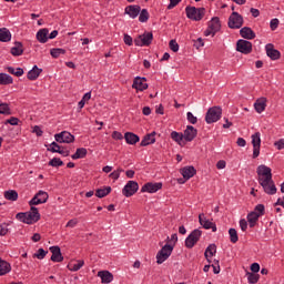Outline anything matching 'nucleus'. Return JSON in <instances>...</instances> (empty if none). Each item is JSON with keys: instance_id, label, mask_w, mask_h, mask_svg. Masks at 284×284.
Masks as SVG:
<instances>
[{"instance_id": "nucleus-1", "label": "nucleus", "mask_w": 284, "mask_h": 284, "mask_svg": "<svg viewBox=\"0 0 284 284\" xmlns=\"http://www.w3.org/2000/svg\"><path fill=\"white\" fill-rule=\"evenodd\" d=\"M257 181L263 187L265 194L274 195L277 192L276 184L272 179V169L265 164H261L256 169Z\"/></svg>"}, {"instance_id": "nucleus-2", "label": "nucleus", "mask_w": 284, "mask_h": 284, "mask_svg": "<svg viewBox=\"0 0 284 284\" xmlns=\"http://www.w3.org/2000/svg\"><path fill=\"white\" fill-rule=\"evenodd\" d=\"M16 219L18 221H21V223H27V225H32L34 223H38V221H41V213H39V209L31 206L29 212L18 213L16 215Z\"/></svg>"}, {"instance_id": "nucleus-3", "label": "nucleus", "mask_w": 284, "mask_h": 284, "mask_svg": "<svg viewBox=\"0 0 284 284\" xmlns=\"http://www.w3.org/2000/svg\"><path fill=\"white\" fill-rule=\"evenodd\" d=\"M185 13L191 21H201L205 17V8L187 6L185 8Z\"/></svg>"}, {"instance_id": "nucleus-4", "label": "nucleus", "mask_w": 284, "mask_h": 284, "mask_svg": "<svg viewBox=\"0 0 284 284\" xmlns=\"http://www.w3.org/2000/svg\"><path fill=\"white\" fill-rule=\"evenodd\" d=\"M172 252H174V245L165 244L156 254L158 265L165 263L172 256Z\"/></svg>"}, {"instance_id": "nucleus-5", "label": "nucleus", "mask_w": 284, "mask_h": 284, "mask_svg": "<svg viewBox=\"0 0 284 284\" xmlns=\"http://www.w3.org/2000/svg\"><path fill=\"white\" fill-rule=\"evenodd\" d=\"M222 114L223 109H221V106H212L206 112L205 121L209 124L216 123V121L221 120Z\"/></svg>"}, {"instance_id": "nucleus-6", "label": "nucleus", "mask_w": 284, "mask_h": 284, "mask_svg": "<svg viewBox=\"0 0 284 284\" xmlns=\"http://www.w3.org/2000/svg\"><path fill=\"white\" fill-rule=\"evenodd\" d=\"M154 40V34L152 32H144L143 34L138 36L133 42L134 45L139 48L152 45V41Z\"/></svg>"}, {"instance_id": "nucleus-7", "label": "nucleus", "mask_w": 284, "mask_h": 284, "mask_svg": "<svg viewBox=\"0 0 284 284\" xmlns=\"http://www.w3.org/2000/svg\"><path fill=\"white\" fill-rule=\"evenodd\" d=\"M243 23H244L243 16H241L236 11H233L229 17L227 26L231 30H240V28H243Z\"/></svg>"}, {"instance_id": "nucleus-8", "label": "nucleus", "mask_w": 284, "mask_h": 284, "mask_svg": "<svg viewBox=\"0 0 284 284\" xmlns=\"http://www.w3.org/2000/svg\"><path fill=\"white\" fill-rule=\"evenodd\" d=\"M221 31V19L214 17L210 20L207 29L204 31V37H214L216 32Z\"/></svg>"}, {"instance_id": "nucleus-9", "label": "nucleus", "mask_w": 284, "mask_h": 284, "mask_svg": "<svg viewBox=\"0 0 284 284\" xmlns=\"http://www.w3.org/2000/svg\"><path fill=\"white\" fill-rule=\"evenodd\" d=\"M202 234L203 231L199 229L193 230L190 233V235L185 239V247H187V250H192V247H194V245H196L199 241H201Z\"/></svg>"}, {"instance_id": "nucleus-10", "label": "nucleus", "mask_w": 284, "mask_h": 284, "mask_svg": "<svg viewBox=\"0 0 284 284\" xmlns=\"http://www.w3.org/2000/svg\"><path fill=\"white\" fill-rule=\"evenodd\" d=\"M135 192H139V183L136 181H129L122 189V194L126 196V199L134 196Z\"/></svg>"}, {"instance_id": "nucleus-11", "label": "nucleus", "mask_w": 284, "mask_h": 284, "mask_svg": "<svg viewBox=\"0 0 284 284\" xmlns=\"http://www.w3.org/2000/svg\"><path fill=\"white\" fill-rule=\"evenodd\" d=\"M253 155L252 159H258L261 155V132L254 133L252 136Z\"/></svg>"}, {"instance_id": "nucleus-12", "label": "nucleus", "mask_w": 284, "mask_h": 284, "mask_svg": "<svg viewBox=\"0 0 284 284\" xmlns=\"http://www.w3.org/2000/svg\"><path fill=\"white\" fill-rule=\"evenodd\" d=\"M48 199H50V195H48V192L45 191H39L29 202L30 206L33 205H41L43 203H48Z\"/></svg>"}, {"instance_id": "nucleus-13", "label": "nucleus", "mask_w": 284, "mask_h": 284, "mask_svg": "<svg viewBox=\"0 0 284 284\" xmlns=\"http://www.w3.org/2000/svg\"><path fill=\"white\" fill-rule=\"evenodd\" d=\"M162 189H163V183H161V182H155V183L149 182V183H145L141 187V192L142 193L148 192L149 194H154V193L159 192V190H162Z\"/></svg>"}, {"instance_id": "nucleus-14", "label": "nucleus", "mask_w": 284, "mask_h": 284, "mask_svg": "<svg viewBox=\"0 0 284 284\" xmlns=\"http://www.w3.org/2000/svg\"><path fill=\"white\" fill-rule=\"evenodd\" d=\"M57 143H74V135L68 131H62L54 135Z\"/></svg>"}, {"instance_id": "nucleus-15", "label": "nucleus", "mask_w": 284, "mask_h": 284, "mask_svg": "<svg viewBox=\"0 0 284 284\" xmlns=\"http://www.w3.org/2000/svg\"><path fill=\"white\" fill-rule=\"evenodd\" d=\"M236 50H237V52H241L242 54H251L252 42L241 39L236 42Z\"/></svg>"}, {"instance_id": "nucleus-16", "label": "nucleus", "mask_w": 284, "mask_h": 284, "mask_svg": "<svg viewBox=\"0 0 284 284\" xmlns=\"http://www.w3.org/2000/svg\"><path fill=\"white\" fill-rule=\"evenodd\" d=\"M132 88L138 92H143L144 90H148V79L141 77L134 78Z\"/></svg>"}, {"instance_id": "nucleus-17", "label": "nucleus", "mask_w": 284, "mask_h": 284, "mask_svg": "<svg viewBox=\"0 0 284 284\" xmlns=\"http://www.w3.org/2000/svg\"><path fill=\"white\" fill-rule=\"evenodd\" d=\"M199 223L204 227V230H212V232H216V224L205 217L204 213L199 215Z\"/></svg>"}, {"instance_id": "nucleus-18", "label": "nucleus", "mask_w": 284, "mask_h": 284, "mask_svg": "<svg viewBox=\"0 0 284 284\" xmlns=\"http://www.w3.org/2000/svg\"><path fill=\"white\" fill-rule=\"evenodd\" d=\"M141 13V6L139 4H130L125 7L124 14H128L130 19H136Z\"/></svg>"}, {"instance_id": "nucleus-19", "label": "nucleus", "mask_w": 284, "mask_h": 284, "mask_svg": "<svg viewBox=\"0 0 284 284\" xmlns=\"http://www.w3.org/2000/svg\"><path fill=\"white\" fill-rule=\"evenodd\" d=\"M266 55L271 58V61H278L281 59V51L274 49V44L268 43L265 45Z\"/></svg>"}, {"instance_id": "nucleus-20", "label": "nucleus", "mask_w": 284, "mask_h": 284, "mask_svg": "<svg viewBox=\"0 0 284 284\" xmlns=\"http://www.w3.org/2000/svg\"><path fill=\"white\" fill-rule=\"evenodd\" d=\"M196 134H199V131L194 126L187 125L184 130L183 136L185 141L192 142L196 139Z\"/></svg>"}, {"instance_id": "nucleus-21", "label": "nucleus", "mask_w": 284, "mask_h": 284, "mask_svg": "<svg viewBox=\"0 0 284 284\" xmlns=\"http://www.w3.org/2000/svg\"><path fill=\"white\" fill-rule=\"evenodd\" d=\"M254 108L257 114H263V112H265V109L267 108V98L262 97L257 99L254 103Z\"/></svg>"}, {"instance_id": "nucleus-22", "label": "nucleus", "mask_w": 284, "mask_h": 284, "mask_svg": "<svg viewBox=\"0 0 284 284\" xmlns=\"http://www.w3.org/2000/svg\"><path fill=\"white\" fill-rule=\"evenodd\" d=\"M50 252H51V261H53V263H62L63 261V255L61 254V247L59 246H51L50 247Z\"/></svg>"}, {"instance_id": "nucleus-23", "label": "nucleus", "mask_w": 284, "mask_h": 284, "mask_svg": "<svg viewBox=\"0 0 284 284\" xmlns=\"http://www.w3.org/2000/svg\"><path fill=\"white\" fill-rule=\"evenodd\" d=\"M180 174L185 181H190L196 174V169L194 166H184L180 170Z\"/></svg>"}, {"instance_id": "nucleus-24", "label": "nucleus", "mask_w": 284, "mask_h": 284, "mask_svg": "<svg viewBox=\"0 0 284 284\" xmlns=\"http://www.w3.org/2000/svg\"><path fill=\"white\" fill-rule=\"evenodd\" d=\"M240 36L242 37V39H247L248 41H252V39H256V33L250 27L242 28L240 30Z\"/></svg>"}, {"instance_id": "nucleus-25", "label": "nucleus", "mask_w": 284, "mask_h": 284, "mask_svg": "<svg viewBox=\"0 0 284 284\" xmlns=\"http://www.w3.org/2000/svg\"><path fill=\"white\" fill-rule=\"evenodd\" d=\"M155 136H156V132L154 131L152 133L144 135V138L140 143L141 148H146V145H152L153 143H156Z\"/></svg>"}, {"instance_id": "nucleus-26", "label": "nucleus", "mask_w": 284, "mask_h": 284, "mask_svg": "<svg viewBox=\"0 0 284 284\" xmlns=\"http://www.w3.org/2000/svg\"><path fill=\"white\" fill-rule=\"evenodd\" d=\"M41 72H43V69H40L38 65H33V68L27 73V79H29V81H37L39 77H41Z\"/></svg>"}, {"instance_id": "nucleus-27", "label": "nucleus", "mask_w": 284, "mask_h": 284, "mask_svg": "<svg viewBox=\"0 0 284 284\" xmlns=\"http://www.w3.org/2000/svg\"><path fill=\"white\" fill-rule=\"evenodd\" d=\"M12 272V265L8 261L0 257V276H6Z\"/></svg>"}, {"instance_id": "nucleus-28", "label": "nucleus", "mask_w": 284, "mask_h": 284, "mask_svg": "<svg viewBox=\"0 0 284 284\" xmlns=\"http://www.w3.org/2000/svg\"><path fill=\"white\" fill-rule=\"evenodd\" d=\"M124 140L129 145H136L141 141V138L133 132H126L124 133Z\"/></svg>"}, {"instance_id": "nucleus-29", "label": "nucleus", "mask_w": 284, "mask_h": 284, "mask_svg": "<svg viewBox=\"0 0 284 284\" xmlns=\"http://www.w3.org/2000/svg\"><path fill=\"white\" fill-rule=\"evenodd\" d=\"M0 41L1 43H9V41H12V33L8 28L0 29Z\"/></svg>"}, {"instance_id": "nucleus-30", "label": "nucleus", "mask_w": 284, "mask_h": 284, "mask_svg": "<svg viewBox=\"0 0 284 284\" xmlns=\"http://www.w3.org/2000/svg\"><path fill=\"white\" fill-rule=\"evenodd\" d=\"M98 276H100L102 283H112L114 281V275L110 273V271H100L98 272Z\"/></svg>"}, {"instance_id": "nucleus-31", "label": "nucleus", "mask_w": 284, "mask_h": 284, "mask_svg": "<svg viewBox=\"0 0 284 284\" xmlns=\"http://www.w3.org/2000/svg\"><path fill=\"white\" fill-rule=\"evenodd\" d=\"M10 52L12 57H21V54H23V43L16 41Z\"/></svg>"}, {"instance_id": "nucleus-32", "label": "nucleus", "mask_w": 284, "mask_h": 284, "mask_svg": "<svg viewBox=\"0 0 284 284\" xmlns=\"http://www.w3.org/2000/svg\"><path fill=\"white\" fill-rule=\"evenodd\" d=\"M215 255H216V244H210L204 252V256L207 263H212L210 258H212V256H215Z\"/></svg>"}, {"instance_id": "nucleus-33", "label": "nucleus", "mask_w": 284, "mask_h": 284, "mask_svg": "<svg viewBox=\"0 0 284 284\" xmlns=\"http://www.w3.org/2000/svg\"><path fill=\"white\" fill-rule=\"evenodd\" d=\"M83 265H85V262L83 260H78L75 262H70L67 267L70 272H79Z\"/></svg>"}, {"instance_id": "nucleus-34", "label": "nucleus", "mask_w": 284, "mask_h": 284, "mask_svg": "<svg viewBox=\"0 0 284 284\" xmlns=\"http://www.w3.org/2000/svg\"><path fill=\"white\" fill-rule=\"evenodd\" d=\"M258 219H261V214H258L256 211H253L247 214V222L250 227H254L256 223L258 222Z\"/></svg>"}, {"instance_id": "nucleus-35", "label": "nucleus", "mask_w": 284, "mask_h": 284, "mask_svg": "<svg viewBox=\"0 0 284 284\" xmlns=\"http://www.w3.org/2000/svg\"><path fill=\"white\" fill-rule=\"evenodd\" d=\"M50 33V31L48 29H40L37 32V40L39 41V43H48V34Z\"/></svg>"}, {"instance_id": "nucleus-36", "label": "nucleus", "mask_w": 284, "mask_h": 284, "mask_svg": "<svg viewBox=\"0 0 284 284\" xmlns=\"http://www.w3.org/2000/svg\"><path fill=\"white\" fill-rule=\"evenodd\" d=\"M110 192H112V186H104L103 189H97L95 196L98 199H105V196H108Z\"/></svg>"}, {"instance_id": "nucleus-37", "label": "nucleus", "mask_w": 284, "mask_h": 284, "mask_svg": "<svg viewBox=\"0 0 284 284\" xmlns=\"http://www.w3.org/2000/svg\"><path fill=\"white\" fill-rule=\"evenodd\" d=\"M85 156H88V149L79 148L77 149L75 153L71 155V159H73V161H77V159H85Z\"/></svg>"}, {"instance_id": "nucleus-38", "label": "nucleus", "mask_w": 284, "mask_h": 284, "mask_svg": "<svg viewBox=\"0 0 284 284\" xmlns=\"http://www.w3.org/2000/svg\"><path fill=\"white\" fill-rule=\"evenodd\" d=\"M12 83H14V80L10 74L0 73V85H12Z\"/></svg>"}, {"instance_id": "nucleus-39", "label": "nucleus", "mask_w": 284, "mask_h": 284, "mask_svg": "<svg viewBox=\"0 0 284 284\" xmlns=\"http://www.w3.org/2000/svg\"><path fill=\"white\" fill-rule=\"evenodd\" d=\"M139 21L140 23H148V21L150 20V12H148V9H140V13H139Z\"/></svg>"}, {"instance_id": "nucleus-40", "label": "nucleus", "mask_w": 284, "mask_h": 284, "mask_svg": "<svg viewBox=\"0 0 284 284\" xmlns=\"http://www.w3.org/2000/svg\"><path fill=\"white\" fill-rule=\"evenodd\" d=\"M4 199H7V201H17V199H19V193L14 190L6 191Z\"/></svg>"}, {"instance_id": "nucleus-41", "label": "nucleus", "mask_w": 284, "mask_h": 284, "mask_svg": "<svg viewBox=\"0 0 284 284\" xmlns=\"http://www.w3.org/2000/svg\"><path fill=\"white\" fill-rule=\"evenodd\" d=\"M171 139L173 141H175V143L181 145V143L183 142V139H185V138H184L183 133H179L176 131H173V132H171Z\"/></svg>"}, {"instance_id": "nucleus-42", "label": "nucleus", "mask_w": 284, "mask_h": 284, "mask_svg": "<svg viewBox=\"0 0 284 284\" xmlns=\"http://www.w3.org/2000/svg\"><path fill=\"white\" fill-rule=\"evenodd\" d=\"M50 54L53 59H59L61 54H65V49L53 48L50 50Z\"/></svg>"}, {"instance_id": "nucleus-43", "label": "nucleus", "mask_w": 284, "mask_h": 284, "mask_svg": "<svg viewBox=\"0 0 284 284\" xmlns=\"http://www.w3.org/2000/svg\"><path fill=\"white\" fill-rule=\"evenodd\" d=\"M229 236L231 243H239V232H236V229H230Z\"/></svg>"}, {"instance_id": "nucleus-44", "label": "nucleus", "mask_w": 284, "mask_h": 284, "mask_svg": "<svg viewBox=\"0 0 284 284\" xmlns=\"http://www.w3.org/2000/svg\"><path fill=\"white\" fill-rule=\"evenodd\" d=\"M246 276H247L248 283L251 284L258 283V278H261V276L256 273H247Z\"/></svg>"}, {"instance_id": "nucleus-45", "label": "nucleus", "mask_w": 284, "mask_h": 284, "mask_svg": "<svg viewBox=\"0 0 284 284\" xmlns=\"http://www.w3.org/2000/svg\"><path fill=\"white\" fill-rule=\"evenodd\" d=\"M48 255V251L43 248H39L37 253L33 254L34 258H38L39 261H43L45 256Z\"/></svg>"}, {"instance_id": "nucleus-46", "label": "nucleus", "mask_w": 284, "mask_h": 284, "mask_svg": "<svg viewBox=\"0 0 284 284\" xmlns=\"http://www.w3.org/2000/svg\"><path fill=\"white\" fill-rule=\"evenodd\" d=\"M49 165L51 168H61V165H63V162L61 159L59 158H53L49 161Z\"/></svg>"}, {"instance_id": "nucleus-47", "label": "nucleus", "mask_w": 284, "mask_h": 284, "mask_svg": "<svg viewBox=\"0 0 284 284\" xmlns=\"http://www.w3.org/2000/svg\"><path fill=\"white\" fill-rule=\"evenodd\" d=\"M0 114H12V112L10 111V105L8 103H0Z\"/></svg>"}, {"instance_id": "nucleus-48", "label": "nucleus", "mask_w": 284, "mask_h": 284, "mask_svg": "<svg viewBox=\"0 0 284 284\" xmlns=\"http://www.w3.org/2000/svg\"><path fill=\"white\" fill-rule=\"evenodd\" d=\"M61 145H59V143L57 142H52L50 145H49V149L48 151L49 152H52V153H59V151L61 150Z\"/></svg>"}, {"instance_id": "nucleus-49", "label": "nucleus", "mask_w": 284, "mask_h": 284, "mask_svg": "<svg viewBox=\"0 0 284 284\" xmlns=\"http://www.w3.org/2000/svg\"><path fill=\"white\" fill-rule=\"evenodd\" d=\"M186 119H187L189 123H192V125H196V123L199 122V119L196 116H194V114L192 112L186 113Z\"/></svg>"}, {"instance_id": "nucleus-50", "label": "nucleus", "mask_w": 284, "mask_h": 284, "mask_svg": "<svg viewBox=\"0 0 284 284\" xmlns=\"http://www.w3.org/2000/svg\"><path fill=\"white\" fill-rule=\"evenodd\" d=\"M121 172H123V169H118L110 173V178L113 179V181H119V178L121 176Z\"/></svg>"}, {"instance_id": "nucleus-51", "label": "nucleus", "mask_w": 284, "mask_h": 284, "mask_svg": "<svg viewBox=\"0 0 284 284\" xmlns=\"http://www.w3.org/2000/svg\"><path fill=\"white\" fill-rule=\"evenodd\" d=\"M253 212H256L257 214H260V216H263L265 214V205L257 204Z\"/></svg>"}, {"instance_id": "nucleus-52", "label": "nucleus", "mask_w": 284, "mask_h": 284, "mask_svg": "<svg viewBox=\"0 0 284 284\" xmlns=\"http://www.w3.org/2000/svg\"><path fill=\"white\" fill-rule=\"evenodd\" d=\"M168 241H169V245H173V248H174V245H176L178 241H179V235H176V233L172 234L171 237H168Z\"/></svg>"}, {"instance_id": "nucleus-53", "label": "nucleus", "mask_w": 284, "mask_h": 284, "mask_svg": "<svg viewBox=\"0 0 284 284\" xmlns=\"http://www.w3.org/2000/svg\"><path fill=\"white\" fill-rule=\"evenodd\" d=\"M169 48L172 52H176L179 50V42H176V40H171L169 42Z\"/></svg>"}, {"instance_id": "nucleus-54", "label": "nucleus", "mask_w": 284, "mask_h": 284, "mask_svg": "<svg viewBox=\"0 0 284 284\" xmlns=\"http://www.w3.org/2000/svg\"><path fill=\"white\" fill-rule=\"evenodd\" d=\"M211 267H213L214 274H221V265H219V260H214V264H212Z\"/></svg>"}, {"instance_id": "nucleus-55", "label": "nucleus", "mask_w": 284, "mask_h": 284, "mask_svg": "<svg viewBox=\"0 0 284 284\" xmlns=\"http://www.w3.org/2000/svg\"><path fill=\"white\" fill-rule=\"evenodd\" d=\"M19 125V118L11 116L6 121V125Z\"/></svg>"}, {"instance_id": "nucleus-56", "label": "nucleus", "mask_w": 284, "mask_h": 284, "mask_svg": "<svg viewBox=\"0 0 284 284\" xmlns=\"http://www.w3.org/2000/svg\"><path fill=\"white\" fill-rule=\"evenodd\" d=\"M112 139H114V141H122L123 134L119 131H113Z\"/></svg>"}, {"instance_id": "nucleus-57", "label": "nucleus", "mask_w": 284, "mask_h": 284, "mask_svg": "<svg viewBox=\"0 0 284 284\" xmlns=\"http://www.w3.org/2000/svg\"><path fill=\"white\" fill-rule=\"evenodd\" d=\"M77 225H79V220L72 219L67 223L65 227H77Z\"/></svg>"}, {"instance_id": "nucleus-58", "label": "nucleus", "mask_w": 284, "mask_h": 284, "mask_svg": "<svg viewBox=\"0 0 284 284\" xmlns=\"http://www.w3.org/2000/svg\"><path fill=\"white\" fill-rule=\"evenodd\" d=\"M251 272H253V274H257V272H261V265L258 263H253L251 265Z\"/></svg>"}, {"instance_id": "nucleus-59", "label": "nucleus", "mask_w": 284, "mask_h": 284, "mask_svg": "<svg viewBox=\"0 0 284 284\" xmlns=\"http://www.w3.org/2000/svg\"><path fill=\"white\" fill-rule=\"evenodd\" d=\"M240 227L242 232H247V221L245 219L240 220Z\"/></svg>"}, {"instance_id": "nucleus-60", "label": "nucleus", "mask_w": 284, "mask_h": 284, "mask_svg": "<svg viewBox=\"0 0 284 284\" xmlns=\"http://www.w3.org/2000/svg\"><path fill=\"white\" fill-rule=\"evenodd\" d=\"M274 145L277 150H284V139H280L278 141L274 142Z\"/></svg>"}, {"instance_id": "nucleus-61", "label": "nucleus", "mask_w": 284, "mask_h": 284, "mask_svg": "<svg viewBox=\"0 0 284 284\" xmlns=\"http://www.w3.org/2000/svg\"><path fill=\"white\" fill-rule=\"evenodd\" d=\"M270 28L271 30H276V28H278V19L276 18L272 19L270 22Z\"/></svg>"}, {"instance_id": "nucleus-62", "label": "nucleus", "mask_w": 284, "mask_h": 284, "mask_svg": "<svg viewBox=\"0 0 284 284\" xmlns=\"http://www.w3.org/2000/svg\"><path fill=\"white\" fill-rule=\"evenodd\" d=\"M226 165H227V163L225 162V160H220L216 163L217 170H225Z\"/></svg>"}, {"instance_id": "nucleus-63", "label": "nucleus", "mask_w": 284, "mask_h": 284, "mask_svg": "<svg viewBox=\"0 0 284 284\" xmlns=\"http://www.w3.org/2000/svg\"><path fill=\"white\" fill-rule=\"evenodd\" d=\"M8 234V225L0 224V236H6Z\"/></svg>"}, {"instance_id": "nucleus-64", "label": "nucleus", "mask_w": 284, "mask_h": 284, "mask_svg": "<svg viewBox=\"0 0 284 284\" xmlns=\"http://www.w3.org/2000/svg\"><path fill=\"white\" fill-rule=\"evenodd\" d=\"M124 43H125V45H132V43H133L132 38L128 33L124 34Z\"/></svg>"}]
</instances>
